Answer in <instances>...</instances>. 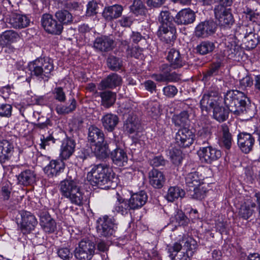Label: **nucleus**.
Returning <instances> with one entry per match:
<instances>
[{
    "mask_svg": "<svg viewBox=\"0 0 260 260\" xmlns=\"http://www.w3.org/2000/svg\"><path fill=\"white\" fill-rule=\"evenodd\" d=\"M101 98V104L106 108L111 107L115 102L116 94L111 91H105L100 92Z\"/></svg>",
    "mask_w": 260,
    "mask_h": 260,
    "instance_id": "39",
    "label": "nucleus"
},
{
    "mask_svg": "<svg viewBox=\"0 0 260 260\" xmlns=\"http://www.w3.org/2000/svg\"><path fill=\"white\" fill-rule=\"evenodd\" d=\"M147 200V194L144 191H141L132 194L128 201L131 206L132 210H136L143 206Z\"/></svg>",
    "mask_w": 260,
    "mask_h": 260,
    "instance_id": "22",
    "label": "nucleus"
},
{
    "mask_svg": "<svg viewBox=\"0 0 260 260\" xmlns=\"http://www.w3.org/2000/svg\"><path fill=\"white\" fill-rule=\"evenodd\" d=\"M254 212V210L251 209L249 205L243 204L239 209V215L244 219H248L252 216Z\"/></svg>",
    "mask_w": 260,
    "mask_h": 260,
    "instance_id": "54",
    "label": "nucleus"
},
{
    "mask_svg": "<svg viewBox=\"0 0 260 260\" xmlns=\"http://www.w3.org/2000/svg\"><path fill=\"white\" fill-rule=\"evenodd\" d=\"M194 133L187 127L180 128L175 135L176 144L180 147L186 148L191 145L194 140Z\"/></svg>",
    "mask_w": 260,
    "mask_h": 260,
    "instance_id": "10",
    "label": "nucleus"
},
{
    "mask_svg": "<svg viewBox=\"0 0 260 260\" xmlns=\"http://www.w3.org/2000/svg\"><path fill=\"white\" fill-rule=\"evenodd\" d=\"M187 191L191 198L201 200L205 197L206 194V190L201 186V184L191 189H187Z\"/></svg>",
    "mask_w": 260,
    "mask_h": 260,
    "instance_id": "50",
    "label": "nucleus"
},
{
    "mask_svg": "<svg viewBox=\"0 0 260 260\" xmlns=\"http://www.w3.org/2000/svg\"><path fill=\"white\" fill-rule=\"evenodd\" d=\"M238 145L241 150L245 153H248L252 150L255 139L252 135L246 132H242L237 136Z\"/></svg>",
    "mask_w": 260,
    "mask_h": 260,
    "instance_id": "13",
    "label": "nucleus"
},
{
    "mask_svg": "<svg viewBox=\"0 0 260 260\" xmlns=\"http://www.w3.org/2000/svg\"><path fill=\"white\" fill-rule=\"evenodd\" d=\"M12 107L8 104L0 105V117H10L12 115Z\"/></svg>",
    "mask_w": 260,
    "mask_h": 260,
    "instance_id": "56",
    "label": "nucleus"
},
{
    "mask_svg": "<svg viewBox=\"0 0 260 260\" xmlns=\"http://www.w3.org/2000/svg\"><path fill=\"white\" fill-rule=\"evenodd\" d=\"M224 103L229 110L236 115H243L248 120L255 115L254 105L242 92L237 90H229L224 95Z\"/></svg>",
    "mask_w": 260,
    "mask_h": 260,
    "instance_id": "1",
    "label": "nucleus"
},
{
    "mask_svg": "<svg viewBox=\"0 0 260 260\" xmlns=\"http://www.w3.org/2000/svg\"><path fill=\"white\" fill-rule=\"evenodd\" d=\"M58 256L63 260H70L72 257V253L68 248H61L58 249L57 251Z\"/></svg>",
    "mask_w": 260,
    "mask_h": 260,
    "instance_id": "60",
    "label": "nucleus"
},
{
    "mask_svg": "<svg viewBox=\"0 0 260 260\" xmlns=\"http://www.w3.org/2000/svg\"><path fill=\"white\" fill-rule=\"evenodd\" d=\"M150 184L155 188H161L163 187L166 178L162 172L157 169H153L149 173Z\"/></svg>",
    "mask_w": 260,
    "mask_h": 260,
    "instance_id": "24",
    "label": "nucleus"
},
{
    "mask_svg": "<svg viewBox=\"0 0 260 260\" xmlns=\"http://www.w3.org/2000/svg\"><path fill=\"white\" fill-rule=\"evenodd\" d=\"M171 222L175 223V225L186 226L189 222V218L185 215L182 211H178L174 217L171 219Z\"/></svg>",
    "mask_w": 260,
    "mask_h": 260,
    "instance_id": "49",
    "label": "nucleus"
},
{
    "mask_svg": "<svg viewBox=\"0 0 260 260\" xmlns=\"http://www.w3.org/2000/svg\"><path fill=\"white\" fill-rule=\"evenodd\" d=\"M54 98L55 100L60 102H64L66 100L65 92L62 87H58L54 88L53 92Z\"/></svg>",
    "mask_w": 260,
    "mask_h": 260,
    "instance_id": "59",
    "label": "nucleus"
},
{
    "mask_svg": "<svg viewBox=\"0 0 260 260\" xmlns=\"http://www.w3.org/2000/svg\"><path fill=\"white\" fill-rule=\"evenodd\" d=\"M171 67L168 64H163L160 67L161 72H165L166 82H175L180 79L179 75L176 72L171 73Z\"/></svg>",
    "mask_w": 260,
    "mask_h": 260,
    "instance_id": "48",
    "label": "nucleus"
},
{
    "mask_svg": "<svg viewBox=\"0 0 260 260\" xmlns=\"http://www.w3.org/2000/svg\"><path fill=\"white\" fill-rule=\"evenodd\" d=\"M200 155L206 163L211 164L221 156V152L209 144L200 147Z\"/></svg>",
    "mask_w": 260,
    "mask_h": 260,
    "instance_id": "14",
    "label": "nucleus"
},
{
    "mask_svg": "<svg viewBox=\"0 0 260 260\" xmlns=\"http://www.w3.org/2000/svg\"><path fill=\"white\" fill-rule=\"evenodd\" d=\"M19 34L14 30H6L0 34V47L4 48L7 45L12 44L20 39Z\"/></svg>",
    "mask_w": 260,
    "mask_h": 260,
    "instance_id": "30",
    "label": "nucleus"
},
{
    "mask_svg": "<svg viewBox=\"0 0 260 260\" xmlns=\"http://www.w3.org/2000/svg\"><path fill=\"white\" fill-rule=\"evenodd\" d=\"M7 22L10 27L21 29L28 26L30 20L26 15L13 14L7 19Z\"/></svg>",
    "mask_w": 260,
    "mask_h": 260,
    "instance_id": "17",
    "label": "nucleus"
},
{
    "mask_svg": "<svg viewBox=\"0 0 260 260\" xmlns=\"http://www.w3.org/2000/svg\"><path fill=\"white\" fill-rule=\"evenodd\" d=\"M166 59L170 63L169 66L173 69L181 68L187 63L184 55L181 54L179 50L175 48L169 49Z\"/></svg>",
    "mask_w": 260,
    "mask_h": 260,
    "instance_id": "11",
    "label": "nucleus"
},
{
    "mask_svg": "<svg viewBox=\"0 0 260 260\" xmlns=\"http://www.w3.org/2000/svg\"><path fill=\"white\" fill-rule=\"evenodd\" d=\"M114 40L112 37L108 36H102L97 37L94 41V48L102 52H108L112 49L114 46Z\"/></svg>",
    "mask_w": 260,
    "mask_h": 260,
    "instance_id": "18",
    "label": "nucleus"
},
{
    "mask_svg": "<svg viewBox=\"0 0 260 260\" xmlns=\"http://www.w3.org/2000/svg\"><path fill=\"white\" fill-rule=\"evenodd\" d=\"M140 122L135 115H129L123 125L124 131L129 134L138 132L140 128Z\"/></svg>",
    "mask_w": 260,
    "mask_h": 260,
    "instance_id": "31",
    "label": "nucleus"
},
{
    "mask_svg": "<svg viewBox=\"0 0 260 260\" xmlns=\"http://www.w3.org/2000/svg\"><path fill=\"white\" fill-rule=\"evenodd\" d=\"M112 170L105 163L92 166L87 175V178L94 185L103 189H108L111 187L113 178Z\"/></svg>",
    "mask_w": 260,
    "mask_h": 260,
    "instance_id": "2",
    "label": "nucleus"
},
{
    "mask_svg": "<svg viewBox=\"0 0 260 260\" xmlns=\"http://www.w3.org/2000/svg\"><path fill=\"white\" fill-rule=\"evenodd\" d=\"M40 225L46 233H52L56 228V222L47 212H43L40 215Z\"/></svg>",
    "mask_w": 260,
    "mask_h": 260,
    "instance_id": "23",
    "label": "nucleus"
},
{
    "mask_svg": "<svg viewBox=\"0 0 260 260\" xmlns=\"http://www.w3.org/2000/svg\"><path fill=\"white\" fill-rule=\"evenodd\" d=\"M41 23L45 31L49 34L59 35L62 32L63 26L61 23H59L53 16L49 14L43 15Z\"/></svg>",
    "mask_w": 260,
    "mask_h": 260,
    "instance_id": "9",
    "label": "nucleus"
},
{
    "mask_svg": "<svg viewBox=\"0 0 260 260\" xmlns=\"http://www.w3.org/2000/svg\"><path fill=\"white\" fill-rule=\"evenodd\" d=\"M21 216L22 231L24 233H29L37 224V219L33 214L26 211H22Z\"/></svg>",
    "mask_w": 260,
    "mask_h": 260,
    "instance_id": "16",
    "label": "nucleus"
},
{
    "mask_svg": "<svg viewBox=\"0 0 260 260\" xmlns=\"http://www.w3.org/2000/svg\"><path fill=\"white\" fill-rule=\"evenodd\" d=\"M55 16L62 26L64 24H71L73 21L72 15L67 10H58L55 13Z\"/></svg>",
    "mask_w": 260,
    "mask_h": 260,
    "instance_id": "43",
    "label": "nucleus"
},
{
    "mask_svg": "<svg viewBox=\"0 0 260 260\" xmlns=\"http://www.w3.org/2000/svg\"><path fill=\"white\" fill-rule=\"evenodd\" d=\"M88 140L94 144L103 143L105 141L104 134L101 129L91 125L88 128Z\"/></svg>",
    "mask_w": 260,
    "mask_h": 260,
    "instance_id": "34",
    "label": "nucleus"
},
{
    "mask_svg": "<svg viewBox=\"0 0 260 260\" xmlns=\"http://www.w3.org/2000/svg\"><path fill=\"white\" fill-rule=\"evenodd\" d=\"M76 143L74 140L67 138L62 141L60 148V157L62 159H68L75 151Z\"/></svg>",
    "mask_w": 260,
    "mask_h": 260,
    "instance_id": "25",
    "label": "nucleus"
},
{
    "mask_svg": "<svg viewBox=\"0 0 260 260\" xmlns=\"http://www.w3.org/2000/svg\"><path fill=\"white\" fill-rule=\"evenodd\" d=\"M149 162L151 166L158 167L161 166H164L166 161L162 156H155L152 159L149 160Z\"/></svg>",
    "mask_w": 260,
    "mask_h": 260,
    "instance_id": "61",
    "label": "nucleus"
},
{
    "mask_svg": "<svg viewBox=\"0 0 260 260\" xmlns=\"http://www.w3.org/2000/svg\"><path fill=\"white\" fill-rule=\"evenodd\" d=\"M186 189L199 186L202 181V177L199 175V172L193 171L188 173L185 177Z\"/></svg>",
    "mask_w": 260,
    "mask_h": 260,
    "instance_id": "38",
    "label": "nucleus"
},
{
    "mask_svg": "<svg viewBox=\"0 0 260 260\" xmlns=\"http://www.w3.org/2000/svg\"><path fill=\"white\" fill-rule=\"evenodd\" d=\"M211 136L212 127L209 125L203 126L198 131L197 142L203 146L209 145Z\"/></svg>",
    "mask_w": 260,
    "mask_h": 260,
    "instance_id": "28",
    "label": "nucleus"
},
{
    "mask_svg": "<svg viewBox=\"0 0 260 260\" xmlns=\"http://www.w3.org/2000/svg\"><path fill=\"white\" fill-rule=\"evenodd\" d=\"M214 12L215 18L220 26L230 28L234 24L235 20L231 9L222 5H216L214 9Z\"/></svg>",
    "mask_w": 260,
    "mask_h": 260,
    "instance_id": "7",
    "label": "nucleus"
},
{
    "mask_svg": "<svg viewBox=\"0 0 260 260\" xmlns=\"http://www.w3.org/2000/svg\"><path fill=\"white\" fill-rule=\"evenodd\" d=\"M13 149V145L9 141L6 140L0 141V162L1 164L9 159Z\"/></svg>",
    "mask_w": 260,
    "mask_h": 260,
    "instance_id": "29",
    "label": "nucleus"
},
{
    "mask_svg": "<svg viewBox=\"0 0 260 260\" xmlns=\"http://www.w3.org/2000/svg\"><path fill=\"white\" fill-rule=\"evenodd\" d=\"M216 28L213 21L207 20L201 22L196 27L194 35L197 38H205L213 34Z\"/></svg>",
    "mask_w": 260,
    "mask_h": 260,
    "instance_id": "12",
    "label": "nucleus"
},
{
    "mask_svg": "<svg viewBox=\"0 0 260 260\" xmlns=\"http://www.w3.org/2000/svg\"><path fill=\"white\" fill-rule=\"evenodd\" d=\"M107 62L109 68L112 71H118L121 69L122 66V60L114 56H110L107 58Z\"/></svg>",
    "mask_w": 260,
    "mask_h": 260,
    "instance_id": "51",
    "label": "nucleus"
},
{
    "mask_svg": "<svg viewBox=\"0 0 260 260\" xmlns=\"http://www.w3.org/2000/svg\"><path fill=\"white\" fill-rule=\"evenodd\" d=\"M131 11L135 14L142 15L145 12V6L141 0H134L130 7Z\"/></svg>",
    "mask_w": 260,
    "mask_h": 260,
    "instance_id": "53",
    "label": "nucleus"
},
{
    "mask_svg": "<svg viewBox=\"0 0 260 260\" xmlns=\"http://www.w3.org/2000/svg\"><path fill=\"white\" fill-rule=\"evenodd\" d=\"M95 245L88 239L80 241L78 246L76 247L74 252L75 257L78 260H90L94 254Z\"/></svg>",
    "mask_w": 260,
    "mask_h": 260,
    "instance_id": "6",
    "label": "nucleus"
},
{
    "mask_svg": "<svg viewBox=\"0 0 260 260\" xmlns=\"http://www.w3.org/2000/svg\"><path fill=\"white\" fill-rule=\"evenodd\" d=\"M196 19V14L190 9H184L180 10L174 18L176 23L178 25H188L192 23Z\"/></svg>",
    "mask_w": 260,
    "mask_h": 260,
    "instance_id": "15",
    "label": "nucleus"
},
{
    "mask_svg": "<svg viewBox=\"0 0 260 260\" xmlns=\"http://www.w3.org/2000/svg\"><path fill=\"white\" fill-rule=\"evenodd\" d=\"M214 44L209 41H202L196 48V52L200 55H206L212 52L215 49Z\"/></svg>",
    "mask_w": 260,
    "mask_h": 260,
    "instance_id": "42",
    "label": "nucleus"
},
{
    "mask_svg": "<svg viewBox=\"0 0 260 260\" xmlns=\"http://www.w3.org/2000/svg\"><path fill=\"white\" fill-rule=\"evenodd\" d=\"M117 202L113 211H116L122 215L127 214L128 211L132 210L128 201L123 199L118 193L117 194Z\"/></svg>",
    "mask_w": 260,
    "mask_h": 260,
    "instance_id": "37",
    "label": "nucleus"
},
{
    "mask_svg": "<svg viewBox=\"0 0 260 260\" xmlns=\"http://www.w3.org/2000/svg\"><path fill=\"white\" fill-rule=\"evenodd\" d=\"M59 187L61 196L68 199L72 204L78 206L83 204L85 197L76 181L65 179L60 182Z\"/></svg>",
    "mask_w": 260,
    "mask_h": 260,
    "instance_id": "3",
    "label": "nucleus"
},
{
    "mask_svg": "<svg viewBox=\"0 0 260 260\" xmlns=\"http://www.w3.org/2000/svg\"><path fill=\"white\" fill-rule=\"evenodd\" d=\"M64 164L61 160H52L45 167L44 172L49 177L55 176L62 172Z\"/></svg>",
    "mask_w": 260,
    "mask_h": 260,
    "instance_id": "26",
    "label": "nucleus"
},
{
    "mask_svg": "<svg viewBox=\"0 0 260 260\" xmlns=\"http://www.w3.org/2000/svg\"><path fill=\"white\" fill-rule=\"evenodd\" d=\"M19 184L24 186L31 185L36 181V174L30 170H26L17 176Z\"/></svg>",
    "mask_w": 260,
    "mask_h": 260,
    "instance_id": "36",
    "label": "nucleus"
},
{
    "mask_svg": "<svg viewBox=\"0 0 260 260\" xmlns=\"http://www.w3.org/2000/svg\"><path fill=\"white\" fill-rule=\"evenodd\" d=\"M143 51V49L139 46H135L132 49L126 48L127 55L136 58H141L142 57Z\"/></svg>",
    "mask_w": 260,
    "mask_h": 260,
    "instance_id": "57",
    "label": "nucleus"
},
{
    "mask_svg": "<svg viewBox=\"0 0 260 260\" xmlns=\"http://www.w3.org/2000/svg\"><path fill=\"white\" fill-rule=\"evenodd\" d=\"M101 121L104 128L107 131L111 132L118 124L119 118L115 114L108 113L103 116Z\"/></svg>",
    "mask_w": 260,
    "mask_h": 260,
    "instance_id": "33",
    "label": "nucleus"
},
{
    "mask_svg": "<svg viewBox=\"0 0 260 260\" xmlns=\"http://www.w3.org/2000/svg\"><path fill=\"white\" fill-rule=\"evenodd\" d=\"M98 7V4L93 1L89 2L87 5V14L92 16L97 13L96 9Z\"/></svg>",
    "mask_w": 260,
    "mask_h": 260,
    "instance_id": "63",
    "label": "nucleus"
},
{
    "mask_svg": "<svg viewBox=\"0 0 260 260\" xmlns=\"http://www.w3.org/2000/svg\"><path fill=\"white\" fill-rule=\"evenodd\" d=\"M174 18L170 16L168 11H162L158 17V21L162 25L169 26V24Z\"/></svg>",
    "mask_w": 260,
    "mask_h": 260,
    "instance_id": "55",
    "label": "nucleus"
},
{
    "mask_svg": "<svg viewBox=\"0 0 260 260\" xmlns=\"http://www.w3.org/2000/svg\"><path fill=\"white\" fill-rule=\"evenodd\" d=\"M169 156L172 162L176 165H179L182 161V152L179 149L172 148L170 149Z\"/></svg>",
    "mask_w": 260,
    "mask_h": 260,
    "instance_id": "52",
    "label": "nucleus"
},
{
    "mask_svg": "<svg viewBox=\"0 0 260 260\" xmlns=\"http://www.w3.org/2000/svg\"><path fill=\"white\" fill-rule=\"evenodd\" d=\"M185 196V191L183 189L178 186L170 187L166 195V199L172 202L179 198H182Z\"/></svg>",
    "mask_w": 260,
    "mask_h": 260,
    "instance_id": "41",
    "label": "nucleus"
},
{
    "mask_svg": "<svg viewBox=\"0 0 260 260\" xmlns=\"http://www.w3.org/2000/svg\"><path fill=\"white\" fill-rule=\"evenodd\" d=\"M123 8L119 5H114L105 8L103 12L104 17L108 21L119 17L122 12Z\"/></svg>",
    "mask_w": 260,
    "mask_h": 260,
    "instance_id": "32",
    "label": "nucleus"
},
{
    "mask_svg": "<svg viewBox=\"0 0 260 260\" xmlns=\"http://www.w3.org/2000/svg\"><path fill=\"white\" fill-rule=\"evenodd\" d=\"M222 98L219 96L216 90H210L205 93L200 101V106L202 111L206 113L213 109L218 104H221Z\"/></svg>",
    "mask_w": 260,
    "mask_h": 260,
    "instance_id": "8",
    "label": "nucleus"
},
{
    "mask_svg": "<svg viewBox=\"0 0 260 260\" xmlns=\"http://www.w3.org/2000/svg\"><path fill=\"white\" fill-rule=\"evenodd\" d=\"M176 30L175 27L161 25L159 27L158 35L160 40L166 43H170L176 39Z\"/></svg>",
    "mask_w": 260,
    "mask_h": 260,
    "instance_id": "20",
    "label": "nucleus"
},
{
    "mask_svg": "<svg viewBox=\"0 0 260 260\" xmlns=\"http://www.w3.org/2000/svg\"><path fill=\"white\" fill-rule=\"evenodd\" d=\"M244 13L246 19L253 22H255L259 16L258 13L249 8L246 9L244 11Z\"/></svg>",
    "mask_w": 260,
    "mask_h": 260,
    "instance_id": "62",
    "label": "nucleus"
},
{
    "mask_svg": "<svg viewBox=\"0 0 260 260\" xmlns=\"http://www.w3.org/2000/svg\"><path fill=\"white\" fill-rule=\"evenodd\" d=\"M229 111L224 107L218 104L213 109V117L219 122L225 121L228 118Z\"/></svg>",
    "mask_w": 260,
    "mask_h": 260,
    "instance_id": "40",
    "label": "nucleus"
},
{
    "mask_svg": "<svg viewBox=\"0 0 260 260\" xmlns=\"http://www.w3.org/2000/svg\"><path fill=\"white\" fill-rule=\"evenodd\" d=\"M117 229V224L113 217L104 215L96 220V229L100 237L110 238L114 235Z\"/></svg>",
    "mask_w": 260,
    "mask_h": 260,
    "instance_id": "5",
    "label": "nucleus"
},
{
    "mask_svg": "<svg viewBox=\"0 0 260 260\" xmlns=\"http://www.w3.org/2000/svg\"><path fill=\"white\" fill-rule=\"evenodd\" d=\"M121 81L120 76L117 74L112 73L102 80L99 85V89L115 88L121 84Z\"/></svg>",
    "mask_w": 260,
    "mask_h": 260,
    "instance_id": "21",
    "label": "nucleus"
},
{
    "mask_svg": "<svg viewBox=\"0 0 260 260\" xmlns=\"http://www.w3.org/2000/svg\"><path fill=\"white\" fill-rule=\"evenodd\" d=\"M191 112V109L188 108L186 110L181 111L180 113L175 114L172 118V121L176 126L186 127L185 126L189 123V115Z\"/></svg>",
    "mask_w": 260,
    "mask_h": 260,
    "instance_id": "27",
    "label": "nucleus"
},
{
    "mask_svg": "<svg viewBox=\"0 0 260 260\" xmlns=\"http://www.w3.org/2000/svg\"><path fill=\"white\" fill-rule=\"evenodd\" d=\"M221 129L222 133V137L221 138V146L229 150L230 149L232 146V135L229 132V127L226 125H222Z\"/></svg>",
    "mask_w": 260,
    "mask_h": 260,
    "instance_id": "44",
    "label": "nucleus"
},
{
    "mask_svg": "<svg viewBox=\"0 0 260 260\" xmlns=\"http://www.w3.org/2000/svg\"><path fill=\"white\" fill-rule=\"evenodd\" d=\"M221 62L220 61H217L214 62L211 68L206 73V77H210L214 75H216L217 72L220 67Z\"/></svg>",
    "mask_w": 260,
    "mask_h": 260,
    "instance_id": "64",
    "label": "nucleus"
},
{
    "mask_svg": "<svg viewBox=\"0 0 260 260\" xmlns=\"http://www.w3.org/2000/svg\"><path fill=\"white\" fill-rule=\"evenodd\" d=\"M27 68L31 76L48 81L53 71L54 66L50 58H40L29 62Z\"/></svg>",
    "mask_w": 260,
    "mask_h": 260,
    "instance_id": "4",
    "label": "nucleus"
},
{
    "mask_svg": "<svg viewBox=\"0 0 260 260\" xmlns=\"http://www.w3.org/2000/svg\"><path fill=\"white\" fill-rule=\"evenodd\" d=\"M111 157L113 162L119 166H124L127 163L126 153L120 148H117L111 152Z\"/></svg>",
    "mask_w": 260,
    "mask_h": 260,
    "instance_id": "35",
    "label": "nucleus"
},
{
    "mask_svg": "<svg viewBox=\"0 0 260 260\" xmlns=\"http://www.w3.org/2000/svg\"><path fill=\"white\" fill-rule=\"evenodd\" d=\"M243 42L245 44L246 47L248 49L255 48L257 44L259 43L255 34L251 31L248 32L247 29H246Z\"/></svg>",
    "mask_w": 260,
    "mask_h": 260,
    "instance_id": "47",
    "label": "nucleus"
},
{
    "mask_svg": "<svg viewBox=\"0 0 260 260\" xmlns=\"http://www.w3.org/2000/svg\"><path fill=\"white\" fill-rule=\"evenodd\" d=\"M184 245L182 248L185 253L190 256H192L194 252L196 251L198 245L197 242L192 238H187L184 242Z\"/></svg>",
    "mask_w": 260,
    "mask_h": 260,
    "instance_id": "45",
    "label": "nucleus"
},
{
    "mask_svg": "<svg viewBox=\"0 0 260 260\" xmlns=\"http://www.w3.org/2000/svg\"><path fill=\"white\" fill-rule=\"evenodd\" d=\"M181 249L182 244L178 242L167 246V249L171 260H190L191 256L185 253L184 251H182L178 254Z\"/></svg>",
    "mask_w": 260,
    "mask_h": 260,
    "instance_id": "19",
    "label": "nucleus"
},
{
    "mask_svg": "<svg viewBox=\"0 0 260 260\" xmlns=\"http://www.w3.org/2000/svg\"><path fill=\"white\" fill-rule=\"evenodd\" d=\"M164 94L168 98H173L178 92L177 88L174 85H169L162 89Z\"/></svg>",
    "mask_w": 260,
    "mask_h": 260,
    "instance_id": "58",
    "label": "nucleus"
},
{
    "mask_svg": "<svg viewBox=\"0 0 260 260\" xmlns=\"http://www.w3.org/2000/svg\"><path fill=\"white\" fill-rule=\"evenodd\" d=\"M94 152L97 157L104 158L108 156L110 150L107 143L104 141L103 143L94 144Z\"/></svg>",
    "mask_w": 260,
    "mask_h": 260,
    "instance_id": "46",
    "label": "nucleus"
}]
</instances>
